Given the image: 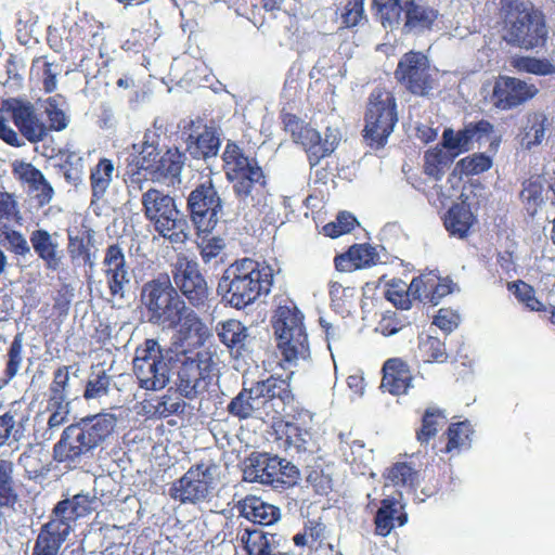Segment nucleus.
Here are the masks:
<instances>
[{"label": "nucleus", "mask_w": 555, "mask_h": 555, "mask_svg": "<svg viewBox=\"0 0 555 555\" xmlns=\"http://www.w3.org/2000/svg\"><path fill=\"white\" fill-rule=\"evenodd\" d=\"M215 365L216 361L210 351L189 350L181 345L163 350L156 340H147L146 348L139 351L133 360L140 387L160 390L169 384L172 374L176 375L177 392L189 400L207 390Z\"/></svg>", "instance_id": "1"}, {"label": "nucleus", "mask_w": 555, "mask_h": 555, "mask_svg": "<svg viewBox=\"0 0 555 555\" xmlns=\"http://www.w3.org/2000/svg\"><path fill=\"white\" fill-rule=\"evenodd\" d=\"M227 180L232 183L238 208L245 217L255 216L268 207L269 194L262 168L254 157L245 155L235 143L228 142L222 154Z\"/></svg>", "instance_id": "2"}, {"label": "nucleus", "mask_w": 555, "mask_h": 555, "mask_svg": "<svg viewBox=\"0 0 555 555\" xmlns=\"http://www.w3.org/2000/svg\"><path fill=\"white\" fill-rule=\"evenodd\" d=\"M273 282V270L266 262L244 258L229 266L219 280L217 292L222 301L235 309L254 304L268 295Z\"/></svg>", "instance_id": "3"}, {"label": "nucleus", "mask_w": 555, "mask_h": 555, "mask_svg": "<svg viewBox=\"0 0 555 555\" xmlns=\"http://www.w3.org/2000/svg\"><path fill=\"white\" fill-rule=\"evenodd\" d=\"M95 503V495L83 492L57 502L37 535L33 555H59L62 545L75 531L77 520L90 515Z\"/></svg>", "instance_id": "4"}, {"label": "nucleus", "mask_w": 555, "mask_h": 555, "mask_svg": "<svg viewBox=\"0 0 555 555\" xmlns=\"http://www.w3.org/2000/svg\"><path fill=\"white\" fill-rule=\"evenodd\" d=\"M116 417L109 413L82 418L67 426L60 441L54 446V456L59 462L80 463L90 457L113 433Z\"/></svg>", "instance_id": "5"}, {"label": "nucleus", "mask_w": 555, "mask_h": 555, "mask_svg": "<svg viewBox=\"0 0 555 555\" xmlns=\"http://www.w3.org/2000/svg\"><path fill=\"white\" fill-rule=\"evenodd\" d=\"M293 401L289 385L285 379L269 377L243 389L227 406L229 414L238 418L263 417L282 414Z\"/></svg>", "instance_id": "6"}, {"label": "nucleus", "mask_w": 555, "mask_h": 555, "mask_svg": "<svg viewBox=\"0 0 555 555\" xmlns=\"http://www.w3.org/2000/svg\"><path fill=\"white\" fill-rule=\"evenodd\" d=\"M500 16L502 38L508 46L533 50L545 44L547 28L544 16L531 3L502 0Z\"/></svg>", "instance_id": "7"}, {"label": "nucleus", "mask_w": 555, "mask_h": 555, "mask_svg": "<svg viewBox=\"0 0 555 555\" xmlns=\"http://www.w3.org/2000/svg\"><path fill=\"white\" fill-rule=\"evenodd\" d=\"M142 205L146 219L153 222L155 231L171 243L179 244L188 240L190 224L176 205L172 196L157 189H150L142 195Z\"/></svg>", "instance_id": "8"}, {"label": "nucleus", "mask_w": 555, "mask_h": 555, "mask_svg": "<svg viewBox=\"0 0 555 555\" xmlns=\"http://www.w3.org/2000/svg\"><path fill=\"white\" fill-rule=\"evenodd\" d=\"M300 472L289 461L267 452H253L244 461L243 480L282 490L298 483Z\"/></svg>", "instance_id": "9"}, {"label": "nucleus", "mask_w": 555, "mask_h": 555, "mask_svg": "<svg viewBox=\"0 0 555 555\" xmlns=\"http://www.w3.org/2000/svg\"><path fill=\"white\" fill-rule=\"evenodd\" d=\"M186 206L192 222L203 233H210L224 217V201L210 178L190 192Z\"/></svg>", "instance_id": "10"}, {"label": "nucleus", "mask_w": 555, "mask_h": 555, "mask_svg": "<svg viewBox=\"0 0 555 555\" xmlns=\"http://www.w3.org/2000/svg\"><path fill=\"white\" fill-rule=\"evenodd\" d=\"M365 121V137L384 146L398 122L396 99L390 91L380 88L372 91Z\"/></svg>", "instance_id": "11"}, {"label": "nucleus", "mask_w": 555, "mask_h": 555, "mask_svg": "<svg viewBox=\"0 0 555 555\" xmlns=\"http://www.w3.org/2000/svg\"><path fill=\"white\" fill-rule=\"evenodd\" d=\"M218 465L212 462H202L189 470L169 489L170 496L182 504H196L208 501L216 486Z\"/></svg>", "instance_id": "12"}, {"label": "nucleus", "mask_w": 555, "mask_h": 555, "mask_svg": "<svg viewBox=\"0 0 555 555\" xmlns=\"http://www.w3.org/2000/svg\"><path fill=\"white\" fill-rule=\"evenodd\" d=\"M395 78L409 92L428 98L437 86L429 60L422 52L403 54L395 70Z\"/></svg>", "instance_id": "13"}, {"label": "nucleus", "mask_w": 555, "mask_h": 555, "mask_svg": "<svg viewBox=\"0 0 555 555\" xmlns=\"http://www.w3.org/2000/svg\"><path fill=\"white\" fill-rule=\"evenodd\" d=\"M172 282L176 291L181 294L195 307H204L209 298L207 282L198 270V264L185 256H178L172 266Z\"/></svg>", "instance_id": "14"}, {"label": "nucleus", "mask_w": 555, "mask_h": 555, "mask_svg": "<svg viewBox=\"0 0 555 555\" xmlns=\"http://www.w3.org/2000/svg\"><path fill=\"white\" fill-rule=\"evenodd\" d=\"M102 263L109 295L113 301H118L121 306L126 299V288L131 281L122 248L118 244L109 245L105 249Z\"/></svg>", "instance_id": "15"}, {"label": "nucleus", "mask_w": 555, "mask_h": 555, "mask_svg": "<svg viewBox=\"0 0 555 555\" xmlns=\"http://www.w3.org/2000/svg\"><path fill=\"white\" fill-rule=\"evenodd\" d=\"M5 112L22 137L30 143L43 141L48 135V126L39 117L30 102L12 99L5 103Z\"/></svg>", "instance_id": "16"}, {"label": "nucleus", "mask_w": 555, "mask_h": 555, "mask_svg": "<svg viewBox=\"0 0 555 555\" xmlns=\"http://www.w3.org/2000/svg\"><path fill=\"white\" fill-rule=\"evenodd\" d=\"M237 540L244 546L247 555H293L287 550L286 537L267 532L258 528H240Z\"/></svg>", "instance_id": "17"}, {"label": "nucleus", "mask_w": 555, "mask_h": 555, "mask_svg": "<svg viewBox=\"0 0 555 555\" xmlns=\"http://www.w3.org/2000/svg\"><path fill=\"white\" fill-rule=\"evenodd\" d=\"M29 242L31 249L48 270L56 272L63 268L65 251L59 232H50L42 228L35 229L29 233Z\"/></svg>", "instance_id": "18"}, {"label": "nucleus", "mask_w": 555, "mask_h": 555, "mask_svg": "<svg viewBox=\"0 0 555 555\" xmlns=\"http://www.w3.org/2000/svg\"><path fill=\"white\" fill-rule=\"evenodd\" d=\"M537 92L533 85L518 78L500 77L493 88V103L500 109H509L532 99Z\"/></svg>", "instance_id": "19"}, {"label": "nucleus", "mask_w": 555, "mask_h": 555, "mask_svg": "<svg viewBox=\"0 0 555 555\" xmlns=\"http://www.w3.org/2000/svg\"><path fill=\"white\" fill-rule=\"evenodd\" d=\"M404 22L402 33L421 35L431 30L439 13L425 0H403Z\"/></svg>", "instance_id": "20"}, {"label": "nucleus", "mask_w": 555, "mask_h": 555, "mask_svg": "<svg viewBox=\"0 0 555 555\" xmlns=\"http://www.w3.org/2000/svg\"><path fill=\"white\" fill-rule=\"evenodd\" d=\"M14 173L28 185L29 192L35 195L39 206L50 204L54 197V189L43 173L30 163H18L14 166Z\"/></svg>", "instance_id": "21"}, {"label": "nucleus", "mask_w": 555, "mask_h": 555, "mask_svg": "<svg viewBox=\"0 0 555 555\" xmlns=\"http://www.w3.org/2000/svg\"><path fill=\"white\" fill-rule=\"evenodd\" d=\"M240 515L261 526H271L281 519V509L255 495H247L238 502Z\"/></svg>", "instance_id": "22"}, {"label": "nucleus", "mask_w": 555, "mask_h": 555, "mask_svg": "<svg viewBox=\"0 0 555 555\" xmlns=\"http://www.w3.org/2000/svg\"><path fill=\"white\" fill-rule=\"evenodd\" d=\"M28 416L16 403L0 413V448L20 442L25 437Z\"/></svg>", "instance_id": "23"}, {"label": "nucleus", "mask_w": 555, "mask_h": 555, "mask_svg": "<svg viewBox=\"0 0 555 555\" xmlns=\"http://www.w3.org/2000/svg\"><path fill=\"white\" fill-rule=\"evenodd\" d=\"M220 145V130L209 126H204L197 134H189L186 140V150L190 155L195 159H204L205 162L217 157Z\"/></svg>", "instance_id": "24"}, {"label": "nucleus", "mask_w": 555, "mask_h": 555, "mask_svg": "<svg viewBox=\"0 0 555 555\" xmlns=\"http://www.w3.org/2000/svg\"><path fill=\"white\" fill-rule=\"evenodd\" d=\"M49 414L40 413L35 417L34 436L38 443L52 440L61 427L68 422L70 409L47 405Z\"/></svg>", "instance_id": "25"}, {"label": "nucleus", "mask_w": 555, "mask_h": 555, "mask_svg": "<svg viewBox=\"0 0 555 555\" xmlns=\"http://www.w3.org/2000/svg\"><path fill=\"white\" fill-rule=\"evenodd\" d=\"M382 388L393 396L406 393L412 387V374L401 359H389L383 366Z\"/></svg>", "instance_id": "26"}, {"label": "nucleus", "mask_w": 555, "mask_h": 555, "mask_svg": "<svg viewBox=\"0 0 555 555\" xmlns=\"http://www.w3.org/2000/svg\"><path fill=\"white\" fill-rule=\"evenodd\" d=\"M184 166V155L178 149H168L157 157V163L150 173L152 181L175 184L180 182Z\"/></svg>", "instance_id": "27"}, {"label": "nucleus", "mask_w": 555, "mask_h": 555, "mask_svg": "<svg viewBox=\"0 0 555 555\" xmlns=\"http://www.w3.org/2000/svg\"><path fill=\"white\" fill-rule=\"evenodd\" d=\"M159 145V135L155 132H145L143 141L141 143H135L132 145V150L139 154L138 158V171L131 177V184L142 183L141 172L144 171L150 176L154 166L157 163V157L162 155L158 150ZM139 189L142 190V185H139Z\"/></svg>", "instance_id": "28"}, {"label": "nucleus", "mask_w": 555, "mask_h": 555, "mask_svg": "<svg viewBox=\"0 0 555 555\" xmlns=\"http://www.w3.org/2000/svg\"><path fill=\"white\" fill-rule=\"evenodd\" d=\"M176 293L177 291L168 278L154 279L142 286L141 302L146 308L149 315H152Z\"/></svg>", "instance_id": "29"}, {"label": "nucleus", "mask_w": 555, "mask_h": 555, "mask_svg": "<svg viewBox=\"0 0 555 555\" xmlns=\"http://www.w3.org/2000/svg\"><path fill=\"white\" fill-rule=\"evenodd\" d=\"M278 347L283 360L288 365H297L300 361H308L310 358V346L306 330H295V333L278 339Z\"/></svg>", "instance_id": "30"}, {"label": "nucleus", "mask_w": 555, "mask_h": 555, "mask_svg": "<svg viewBox=\"0 0 555 555\" xmlns=\"http://www.w3.org/2000/svg\"><path fill=\"white\" fill-rule=\"evenodd\" d=\"M285 128L292 133L294 141L301 144L307 150L310 165H317L319 163L317 146H319L320 143V132L295 116L287 118Z\"/></svg>", "instance_id": "31"}, {"label": "nucleus", "mask_w": 555, "mask_h": 555, "mask_svg": "<svg viewBox=\"0 0 555 555\" xmlns=\"http://www.w3.org/2000/svg\"><path fill=\"white\" fill-rule=\"evenodd\" d=\"M547 126L548 119L544 113H529L526 116L521 131L518 134L520 147L530 151L540 145L545 138Z\"/></svg>", "instance_id": "32"}, {"label": "nucleus", "mask_w": 555, "mask_h": 555, "mask_svg": "<svg viewBox=\"0 0 555 555\" xmlns=\"http://www.w3.org/2000/svg\"><path fill=\"white\" fill-rule=\"evenodd\" d=\"M219 339L229 348H236L237 353L243 356L247 351L248 328L240 321L230 319L221 321L216 326Z\"/></svg>", "instance_id": "33"}, {"label": "nucleus", "mask_w": 555, "mask_h": 555, "mask_svg": "<svg viewBox=\"0 0 555 555\" xmlns=\"http://www.w3.org/2000/svg\"><path fill=\"white\" fill-rule=\"evenodd\" d=\"M336 466L333 462L319 456L308 466L306 480L317 493L326 494L333 489V477Z\"/></svg>", "instance_id": "34"}, {"label": "nucleus", "mask_w": 555, "mask_h": 555, "mask_svg": "<svg viewBox=\"0 0 555 555\" xmlns=\"http://www.w3.org/2000/svg\"><path fill=\"white\" fill-rule=\"evenodd\" d=\"M302 314L295 306H280L273 317V328L276 338L280 339L295 330H306L302 323Z\"/></svg>", "instance_id": "35"}, {"label": "nucleus", "mask_w": 555, "mask_h": 555, "mask_svg": "<svg viewBox=\"0 0 555 555\" xmlns=\"http://www.w3.org/2000/svg\"><path fill=\"white\" fill-rule=\"evenodd\" d=\"M185 301L176 293L154 314L149 315V321L158 326L175 328L181 322V313L185 311Z\"/></svg>", "instance_id": "36"}, {"label": "nucleus", "mask_w": 555, "mask_h": 555, "mask_svg": "<svg viewBox=\"0 0 555 555\" xmlns=\"http://www.w3.org/2000/svg\"><path fill=\"white\" fill-rule=\"evenodd\" d=\"M474 220V215L467 206L456 204L448 210L444 217V227L452 236L464 238L473 225Z\"/></svg>", "instance_id": "37"}, {"label": "nucleus", "mask_w": 555, "mask_h": 555, "mask_svg": "<svg viewBox=\"0 0 555 555\" xmlns=\"http://www.w3.org/2000/svg\"><path fill=\"white\" fill-rule=\"evenodd\" d=\"M372 9L385 29L393 30L401 23L404 13L403 0H373Z\"/></svg>", "instance_id": "38"}, {"label": "nucleus", "mask_w": 555, "mask_h": 555, "mask_svg": "<svg viewBox=\"0 0 555 555\" xmlns=\"http://www.w3.org/2000/svg\"><path fill=\"white\" fill-rule=\"evenodd\" d=\"M115 171L113 162L108 158H101L96 166L91 170V190L92 202L99 201L106 194Z\"/></svg>", "instance_id": "39"}, {"label": "nucleus", "mask_w": 555, "mask_h": 555, "mask_svg": "<svg viewBox=\"0 0 555 555\" xmlns=\"http://www.w3.org/2000/svg\"><path fill=\"white\" fill-rule=\"evenodd\" d=\"M18 500L14 481V463L0 457V508L12 507Z\"/></svg>", "instance_id": "40"}, {"label": "nucleus", "mask_w": 555, "mask_h": 555, "mask_svg": "<svg viewBox=\"0 0 555 555\" xmlns=\"http://www.w3.org/2000/svg\"><path fill=\"white\" fill-rule=\"evenodd\" d=\"M544 183L541 177H531L524 181L520 198L529 216L533 217L544 203Z\"/></svg>", "instance_id": "41"}, {"label": "nucleus", "mask_w": 555, "mask_h": 555, "mask_svg": "<svg viewBox=\"0 0 555 555\" xmlns=\"http://www.w3.org/2000/svg\"><path fill=\"white\" fill-rule=\"evenodd\" d=\"M454 159L455 158L448 150L442 146H436L425 153L424 171L426 175L439 180Z\"/></svg>", "instance_id": "42"}, {"label": "nucleus", "mask_w": 555, "mask_h": 555, "mask_svg": "<svg viewBox=\"0 0 555 555\" xmlns=\"http://www.w3.org/2000/svg\"><path fill=\"white\" fill-rule=\"evenodd\" d=\"M68 383L69 372L68 366H62L54 373L53 382L50 386V395L48 399L49 406H63L69 409L68 401Z\"/></svg>", "instance_id": "43"}, {"label": "nucleus", "mask_w": 555, "mask_h": 555, "mask_svg": "<svg viewBox=\"0 0 555 555\" xmlns=\"http://www.w3.org/2000/svg\"><path fill=\"white\" fill-rule=\"evenodd\" d=\"M339 438V451L343 453L346 462L350 463H364L370 457V450L365 449V444L361 440L352 439L351 434L340 433Z\"/></svg>", "instance_id": "44"}, {"label": "nucleus", "mask_w": 555, "mask_h": 555, "mask_svg": "<svg viewBox=\"0 0 555 555\" xmlns=\"http://www.w3.org/2000/svg\"><path fill=\"white\" fill-rule=\"evenodd\" d=\"M441 145L443 149L448 150L454 158L473 149L465 127L459 131H454L452 128L444 129Z\"/></svg>", "instance_id": "45"}, {"label": "nucleus", "mask_w": 555, "mask_h": 555, "mask_svg": "<svg viewBox=\"0 0 555 555\" xmlns=\"http://www.w3.org/2000/svg\"><path fill=\"white\" fill-rule=\"evenodd\" d=\"M24 334L17 333L7 353L8 361L4 370L5 383L13 379L21 370L23 363Z\"/></svg>", "instance_id": "46"}, {"label": "nucleus", "mask_w": 555, "mask_h": 555, "mask_svg": "<svg viewBox=\"0 0 555 555\" xmlns=\"http://www.w3.org/2000/svg\"><path fill=\"white\" fill-rule=\"evenodd\" d=\"M39 453L33 444H28L18 457V464L25 469L29 479H37L44 475L46 468Z\"/></svg>", "instance_id": "47"}, {"label": "nucleus", "mask_w": 555, "mask_h": 555, "mask_svg": "<svg viewBox=\"0 0 555 555\" xmlns=\"http://www.w3.org/2000/svg\"><path fill=\"white\" fill-rule=\"evenodd\" d=\"M438 280L439 276L435 272L414 278L410 283V294H412L413 299L427 304L430 293L434 292L433 288L438 284Z\"/></svg>", "instance_id": "48"}, {"label": "nucleus", "mask_w": 555, "mask_h": 555, "mask_svg": "<svg viewBox=\"0 0 555 555\" xmlns=\"http://www.w3.org/2000/svg\"><path fill=\"white\" fill-rule=\"evenodd\" d=\"M181 330L180 333H194L198 341H203L209 336V331L196 312L185 305V311L181 313Z\"/></svg>", "instance_id": "49"}, {"label": "nucleus", "mask_w": 555, "mask_h": 555, "mask_svg": "<svg viewBox=\"0 0 555 555\" xmlns=\"http://www.w3.org/2000/svg\"><path fill=\"white\" fill-rule=\"evenodd\" d=\"M396 503L389 499L383 500L382 506L375 516L376 533L387 537L393 529L395 515L397 514Z\"/></svg>", "instance_id": "50"}, {"label": "nucleus", "mask_w": 555, "mask_h": 555, "mask_svg": "<svg viewBox=\"0 0 555 555\" xmlns=\"http://www.w3.org/2000/svg\"><path fill=\"white\" fill-rule=\"evenodd\" d=\"M420 350L426 362H444L448 358L444 343L431 335L421 340Z\"/></svg>", "instance_id": "51"}, {"label": "nucleus", "mask_w": 555, "mask_h": 555, "mask_svg": "<svg viewBox=\"0 0 555 555\" xmlns=\"http://www.w3.org/2000/svg\"><path fill=\"white\" fill-rule=\"evenodd\" d=\"M341 23L346 27L362 26L367 22L364 13V0H349L343 9Z\"/></svg>", "instance_id": "52"}, {"label": "nucleus", "mask_w": 555, "mask_h": 555, "mask_svg": "<svg viewBox=\"0 0 555 555\" xmlns=\"http://www.w3.org/2000/svg\"><path fill=\"white\" fill-rule=\"evenodd\" d=\"M417 473L406 463H396L385 474L386 479L393 486L412 487Z\"/></svg>", "instance_id": "53"}, {"label": "nucleus", "mask_w": 555, "mask_h": 555, "mask_svg": "<svg viewBox=\"0 0 555 555\" xmlns=\"http://www.w3.org/2000/svg\"><path fill=\"white\" fill-rule=\"evenodd\" d=\"M514 66L519 72H526L535 75L555 74V64L547 60H540L530 56H524L514 61Z\"/></svg>", "instance_id": "54"}, {"label": "nucleus", "mask_w": 555, "mask_h": 555, "mask_svg": "<svg viewBox=\"0 0 555 555\" xmlns=\"http://www.w3.org/2000/svg\"><path fill=\"white\" fill-rule=\"evenodd\" d=\"M91 245V236L88 233V237L83 238L78 235H69L68 236V245L67 250L69 254V258L74 266H79L85 258L89 259V251Z\"/></svg>", "instance_id": "55"}, {"label": "nucleus", "mask_w": 555, "mask_h": 555, "mask_svg": "<svg viewBox=\"0 0 555 555\" xmlns=\"http://www.w3.org/2000/svg\"><path fill=\"white\" fill-rule=\"evenodd\" d=\"M437 417H444L441 410L435 406L426 409L423 416V424L420 431H417V440L421 443H427L437 434Z\"/></svg>", "instance_id": "56"}, {"label": "nucleus", "mask_w": 555, "mask_h": 555, "mask_svg": "<svg viewBox=\"0 0 555 555\" xmlns=\"http://www.w3.org/2000/svg\"><path fill=\"white\" fill-rule=\"evenodd\" d=\"M111 377L102 371L94 374L87 383L83 397L87 400L100 399L108 395Z\"/></svg>", "instance_id": "57"}, {"label": "nucleus", "mask_w": 555, "mask_h": 555, "mask_svg": "<svg viewBox=\"0 0 555 555\" xmlns=\"http://www.w3.org/2000/svg\"><path fill=\"white\" fill-rule=\"evenodd\" d=\"M44 112L48 115L50 122L48 126L49 130L62 131L68 126V117L63 109L59 107L57 99L55 96L47 99Z\"/></svg>", "instance_id": "58"}, {"label": "nucleus", "mask_w": 555, "mask_h": 555, "mask_svg": "<svg viewBox=\"0 0 555 555\" xmlns=\"http://www.w3.org/2000/svg\"><path fill=\"white\" fill-rule=\"evenodd\" d=\"M198 247L201 249V257L203 261L205 263H210L222 253L225 247V243L220 236L206 235L202 237L198 243Z\"/></svg>", "instance_id": "59"}, {"label": "nucleus", "mask_w": 555, "mask_h": 555, "mask_svg": "<svg viewBox=\"0 0 555 555\" xmlns=\"http://www.w3.org/2000/svg\"><path fill=\"white\" fill-rule=\"evenodd\" d=\"M4 241L8 249L23 258L31 256V244L18 231L11 230L4 233Z\"/></svg>", "instance_id": "60"}, {"label": "nucleus", "mask_w": 555, "mask_h": 555, "mask_svg": "<svg viewBox=\"0 0 555 555\" xmlns=\"http://www.w3.org/2000/svg\"><path fill=\"white\" fill-rule=\"evenodd\" d=\"M376 256L375 248L366 244L354 245L348 251V257L356 268L375 263Z\"/></svg>", "instance_id": "61"}, {"label": "nucleus", "mask_w": 555, "mask_h": 555, "mask_svg": "<svg viewBox=\"0 0 555 555\" xmlns=\"http://www.w3.org/2000/svg\"><path fill=\"white\" fill-rule=\"evenodd\" d=\"M465 129L472 147H474L475 142L483 143L490 141L493 133V126L483 119L465 125Z\"/></svg>", "instance_id": "62"}, {"label": "nucleus", "mask_w": 555, "mask_h": 555, "mask_svg": "<svg viewBox=\"0 0 555 555\" xmlns=\"http://www.w3.org/2000/svg\"><path fill=\"white\" fill-rule=\"evenodd\" d=\"M511 289H514V295L531 310L540 311L544 309L543 304L534 297L533 288L527 283L518 281L513 284Z\"/></svg>", "instance_id": "63"}, {"label": "nucleus", "mask_w": 555, "mask_h": 555, "mask_svg": "<svg viewBox=\"0 0 555 555\" xmlns=\"http://www.w3.org/2000/svg\"><path fill=\"white\" fill-rule=\"evenodd\" d=\"M470 434V427L468 423L461 422L453 424L448 429V443L447 451H451L465 443Z\"/></svg>", "instance_id": "64"}]
</instances>
